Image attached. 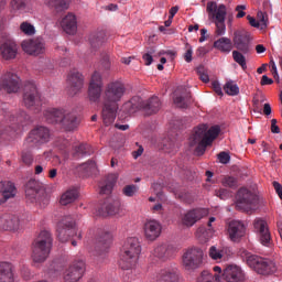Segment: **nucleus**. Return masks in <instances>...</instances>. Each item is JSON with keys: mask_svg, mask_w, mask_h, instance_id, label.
<instances>
[{"mask_svg": "<svg viewBox=\"0 0 282 282\" xmlns=\"http://www.w3.org/2000/svg\"><path fill=\"white\" fill-rule=\"evenodd\" d=\"M118 111V104H104L101 118L105 127H110L116 122V113Z\"/></svg>", "mask_w": 282, "mask_h": 282, "instance_id": "obj_28", "label": "nucleus"}, {"mask_svg": "<svg viewBox=\"0 0 282 282\" xmlns=\"http://www.w3.org/2000/svg\"><path fill=\"white\" fill-rule=\"evenodd\" d=\"M30 0H11V10L13 12H23L28 8Z\"/></svg>", "mask_w": 282, "mask_h": 282, "instance_id": "obj_48", "label": "nucleus"}, {"mask_svg": "<svg viewBox=\"0 0 282 282\" xmlns=\"http://www.w3.org/2000/svg\"><path fill=\"white\" fill-rule=\"evenodd\" d=\"M100 63L106 72H109V69H111V61L109 59V54L102 53Z\"/></svg>", "mask_w": 282, "mask_h": 282, "instance_id": "obj_56", "label": "nucleus"}, {"mask_svg": "<svg viewBox=\"0 0 282 282\" xmlns=\"http://www.w3.org/2000/svg\"><path fill=\"white\" fill-rule=\"evenodd\" d=\"M246 9H247L246 4L237 6L236 12H238V13L236 15V19H243V17H246V12L243 10H246Z\"/></svg>", "mask_w": 282, "mask_h": 282, "instance_id": "obj_62", "label": "nucleus"}, {"mask_svg": "<svg viewBox=\"0 0 282 282\" xmlns=\"http://www.w3.org/2000/svg\"><path fill=\"white\" fill-rule=\"evenodd\" d=\"M155 282H180V273L176 269L161 270L156 274Z\"/></svg>", "mask_w": 282, "mask_h": 282, "instance_id": "obj_32", "label": "nucleus"}, {"mask_svg": "<svg viewBox=\"0 0 282 282\" xmlns=\"http://www.w3.org/2000/svg\"><path fill=\"white\" fill-rule=\"evenodd\" d=\"M219 7H217V2L215 1H210L207 3V12L208 14H210V17H213V14H215V12H217Z\"/></svg>", "mask_w": 282, "mask_h": 282, "instance_id": "obj_61", "label": "nucleus"}, {"mask_svg": "<svg viewBox=\"0 0 282 282\" xmlns=\"http://www.w3.org/2000/svg\"><path fill=\"white\" fill-rule=\"evenodd\" d=\"M236 199L237 210H243V213H250V210H254L257 204H259V196L246 187H241L238 191Z\"/></svg>", "mask_w": 282, "mask_h": 282, "instance_id": "obj_8", "label": "nucleus"}, {"mask_svg": "<svg viewBox=\"0 0 282 282\" xmlns=\"http://www.w3.org/2000/svg\"><path fill=\"white\" fill-rule=\"evenodd\" d=\"M227 232L229 235V239L232 241H239V239L246 235V225L239 220H231L227 225Z\"/></svg>", "mask_w": 282, "mask_h": 282, "instance_id": "obj_26", "label": "nucleus"}, {"mask_svg": "<svg viewBox=\"0 0 282 282\" xmlns=\"http://www.w3.org/2000/svg\"><path fill=\"white\" fill-rule=\"evenodd\" d=\"M209 257L214 261H219L224 258V251L217 249V247L213 246L209 248Z\"/></svg>", "mask_w": 282, "mask_h": 282, "instance_id": "obj_54", "label": "nucleus"}, {"mask_svg": "<svg viewBox=\"0 0 282 282\" xmlns=\"http://www.w3.org/2000/svg\"><path fill=\"white\" fill-rule=\"evenodd\" d=\"M171 254H173V247L165 243L158 245L152 251V257L161 261H166Z\"/></svg>", "mask_w": 282, "mask_h": 282, "instance_id": "obj_34", "label": "nucleus"}, {"mask_svg": "<svg viewBox=\"0 0 282 282\" xmlns=\"http://www.w3.org/2000/svg\"><path fill=\"white\" fill-rule=\"evenodd\" d=\"M232 58L235 63L240 65L242 69H246L248 67L246 64V56H243V53H241L240 51H232Z\"/></svg>", "mask_w": 282, "mask_h": 282, "instance_id": "obj_50", "label": "nucleus"}, {"mask_svg": "<svg viewBox=\"0 0 282 282\" xmlns=\"http://www.w3.org/2000/svg\"><path fill=\"white\" fill-rule=\"evenodd\" d=\"M246 263L249 268H251V270H254V272L264 276H268V274H274L276 272V264L268 258L247 253Z\"/></svg>", "mask_w": 282, "mask_h": 282, "instance_id": "obj_6", "label": "nucleus"}, {"mask_svg": "<svg viewBox=\"0 0 282 282\" xmlns=\"http://www.w3.org/2000/svg\"><path fill=\"white\" fill-rule=\"evenodd\" d=\"M0 282H14V267H12V263H0Z\"/></svg>", "mask_w": 282, "mask_h": 282, "instance_id": "obj_33", "label": "nucleus"}, {"mask_svg": "<svg viewBox=\"0 0 282 282\" xmlns=\"http://www.w3.org/2000/svg\"><path fill=\"white\" fill-rule=\"evenodd\" d=\"M183 268L193 272L204 265V250L197 247L187 249L182 257Z\"/></svg>", "mask_w": 282, "mask_h": 282, "instance_id": "obj_9", "label": "nucleus"}, {"mask_svg": "<svg viewBox=\"0 0 282 282\" xmlns=\"http://www.w3.org/2000/svg\"><path fill=\"white\" fill-rule=\"evenodd\" d=\"M102 75L95 70L90 77L88 86V98L91 102H98L102 96Z\"/></svg>", "mask_w": 282, "mask_h": 282, "instance_id": "obj_15", "label": "nucleus"}, {"mask_svg": "<svg viewBox=\"0 0 282 282\" xmlns=\"http://www.w3.org/2000/svg\"><path fill=\"white\" fill-rule=\"evenodd\" d=\"M138 191H140V188L138 187V185H126L123 188H122V194L126 196V197H134V195H138Z\"/></svg>", "mask_w": 282, "mask_h": 282, "instance_id": "obj_52", "label": "nucleus"}, {"mask_svg": "<svg viewBox=\"0 0 282 282\" xmlns=\"http://www.w3.org/2000/svg\"><path fill=\"white\" fill-rule=\"evenodd\" d=\"M223 186H226L227 188H237V178L232 176H225L221 180Z\"/></svg>", "mask_w": 282, "mask_h": 282, "instance_id": "obj_55", "label": "nucleus"}, {"mask_svg": "<svg viewBox=\"0 0 282 282\" xmlns=\"http://www.w3.org/2000/svg\"><path fill=\"white\" fill-rule=\"evenodd\" d=\"M88 41H89L90 50H93V52H97V50H100V47L105 45V41H107V35L105 34V32L99 31L90 34Z\"/></svg>", "mask_w": 282, "mask_h": 282, "instance_id": "obj_37", "label": "nucleus"}, {"mask_svg": "<svg viewBox=\"0 0 282 282\" xmlns=\"http://www.w3.org/2000/svg\"><path fill=\"white\" fill-rule=\"evenodd\" d=\"M44 118L48 124H58L64 131H74L80 124L76 112L64 108H50L45 110Z\"/></svg>", "mask_w": 282, "mask_h": 282, "instance_id": "obj_1", "label": "nucleus"}, {"mask_svg": "<svg viewBox=\"0 0 282 282\" xmlns=\"http://www.w3.org/2000/svg\"><path fill=\"white\" fill-rule=\"evenodd\" d=\"M0 54L4 61H14L19 54V45L13 40H7L0 46Z\"/></svg>", "mask_w": 282, "mask_h": 282, "instance_id": "obj_25", "label": "nucleus"}, {"mask_svg": "<svg viewBox=\"0 0 282 282\" xmlns=\"http://www.w3.org/2000/svg\"><path fill=\"white\" fill-rule=\"evenodd\" d=\"M162 149L166 153H175V151H177V144L175 143V140L164 139Z\"/></svg>", "mask_w": 282, "mask_h": 282, "instance_id": "obj_51", "label": "nucleus"}, {"mask_svg": "<svg viewBox=\"0 0 282 282\" xmlns=\"http://www.w3.org/2000/svg\"><path fill=\"white\" fill-rule=\"evenodd\" d=\"M218 160L220 164H228V162H230V154H228V152H220L218 154Z\"/></svg>", "mask_w": 282, "mask_h": 282, "instance_id": "obj_60", "label": "nucleus"}, {"mask_svg": "<svg viewBox=\"0 0 282 282\" xmlns=\"http://www.w3.org/2000/svg\"><path fill=\"white\" fill-rule=\"evenodd\" d=\"M17 196V187L10 181H0V205Z\"/></svg>", "mask_w": 282, "mask_h": 282, "instance_id": "obj_27", "label": "nucleus"}, {"mask_svg": "<svg viewBox=\"0 0 282 282\" xmlns=\"http://www.w3.org/2000/svg\"><path fill=\"white\" fill-rule=\"evenodd\" d=\"M120 210V202L113 200V202H106L99 209V215L101 217H107V215H117V213Z\"/></svg>", "mask_w": 282, "mask_h": 282, "instance_id": "obj_40", "label": "nucleus"}, {"mask_svg": "<svg viewBox=\"0 0 282 282\" xmlns=\"http://www.w3.org/2000/svg\"><path fill=\"white\" fill-rule=\"evenodd\" d=\"M25 195L32 204H39L41 208H45L50 204V196L45 192V187L36 180H30L25 185Z\"/></svg>", "mask_w": 282, "mask_h": 282, "instance_id": "obj_5", "label": "nucleus"}, {"mask_svg": "<svg viewBox=\"0 0 282 282\" xmlns=\"http://www.w3.org/2000/svg\"><path fill=\"white\" fill-rule=\"evenodd\" d=\"M85 274V261L76 260L64 272L65 282H77Z\"/></svg>", "mask_w": 282, "mask_h": 282, "instance_id": "obj_18", "label": "nucleus"}, {"mask_svg": "<svg viewBox=\"0 0 282 282\" xmlns=\"http://www.w3.org/2000/svg\"><path fill=\"white\" fill-rule=\"evenodd\" d=\"M144 237L148 241H155L162 235V224L155 219L147 220L143 226Z\"/></svg>", "mask_w": 282, "mask_h": 282, "instance_id": "obj_20", "label": "nucleus"}, {"mask_svg": "<svg viewBox=\"0 0 282 282\" xmlns=\"http://www.w3.org/2000/svg\"><path fill=\"white\" fill-rule=\"evenodd\" d=\"M117 180L118 176L116 174H109L104 177L99 183L100 195H111V191H113Z\"/></svg>", "mask_w": 282, "mask_h": 282, "instance_id": "obj_29", "label": "nucleus"}, {"mask_svg": "<svg viewBox=\"0 0 282 282\" xmlns=\"http://www.w3.org/2000/svg\"><path fill=\"white\" fill-rule=\"evenodd\" d=\"M232 43L234 47L242 54H250V51L252 50V46L250 45V34L248 33L236 32L234 34Z\"/></svg>", "mask_w": 282, "mask_h": 282, "instance_id": "obj_22", "label": "nucleus"}, {"mask_svg": "<svg viewBox=\"0 0 282 282\" xmlns=\"http://www.w3.org/2000/svg\"><path fill=\"white\" fill-rule=\"evenodd\" d=\"M224 91L228 96H239V86L232 80L227 82L224 86Z\"/></svg>", "mask_w": 282, "mask_h": 282, "instance_id": "obj_49", "label": "nucleus"}, {"mask_svg": "<svg viewBox=\"0 0 282 282\" xmlns=\"http://www.w3.org/2000/svg\"><path fill=\"white\" fill-rule=\"evenodd\" d=\"M220 131H221V129L219 128V126H213L208 130V126L202 124V126H198L197 128H195L194 133H196V135H199L200 138L205 139V141L208 142L209 144H213L215 139L219 135Z\"/></svg>", "mask_w": 282, "mask_h": 282, "instance_id": "obj_23", "label": "nucleus"}, {"mask_svg": "<svg viewBox=\"0 0 282 282\" xmlns=\"http://www.w3.org/2000/svg\"><path fill=\"white\" fill-rule=\"evenodd\" d=\"M67 85L68 96H76L85 86V77L77 69H73L68 73Z\"/></svg>", "mask_w": 282, "mask_h": 282, "instance_id": "obj_17", "label": "nucleus"}, {"mask_svg": "<svg viewBox=\"0 0 282 282\" xmlns=\"http://www.w3.org/2000/svg\"><path fill=\"white\" fill-rule=\"evenodd\" d=\"M50 142V129L47 127H36L31 130L24 141V149H37L42 144Z\"/></svg>", "mask_w": 282, "mask_h": 282, "instance_id": "obj_10", "label": "nucleus"}, {"mask_svg": "<svg viewBox=\"0 0 282 282\" xmlns=\"http://www.w3.org/2000/svg\"><path fill=\"white\" fill-rule=\"evenodd\" d=\"M48 8H54L56 12H63L69 8L68 0H48L46 1Z\"/></svg>", "mask_w": 282, "mask_h": 282, "instance_id": "obj_44", "label": "nucleus"}, {"mask_svg": "<svg viewBox=\"0 0 282 282\" xmlns=\"http://www.w3.org/2000/svg\"><path fill=\"white\" fill-rule=\"evenodd\" d=\"M212 89L217 94L218 96H224V91L221 90V85L217 80L212 82Z\"/></svg>", "mask_w": 282, "mask_h": 282, "instance_id": "obj_63", "label": "nucleus"}, {"mask_svg": "<svg viewBox=\"0 0 282 282\" xmlns=\"http://www.w3.org/2000/svg\"><path fill=\"white\" fill-rule=\"evenodd\" d=\"M20 32L25 34V36H34V34H36V29L32 23L24 21L20 24Z\"/></svg>", "mask_w": 282, "mask_h": 282, "instance_id": "obj_46", "label": "nucleus"}, {"mask_svg": "<svg viewBox=\"0 0 282 282\" xmlns=\"http://www.w3.org/2000/svg\"><path fill=\"white\" fill-rule=\"evenodd\" d=\"M56 232L58 241L62 243L69 241V238L76 235V220L72 216L63 217L57 223Z\"/></svg>", "mask_w": 282, "mask_h": 282, "instance_id": "obj_13", "label": "nucleus"}, {"mask_svg": "<svg viewBox=\"0 0 282 282\" xmlns=\"http://www.w3.org/2000/svg\"><path fill=\"white\" fill-rule=\"evenodd\" d=\"M78 199V188L73 187L67 189L64 194H62L59 204L62 206H67L68 204H74Z\"/></svg>", "mask_w": 282, "mask_h": 282, "instance_id": "obj_41", "label": "nucleus"}, {"mask_svg": "<svg viewBox=\"0 0 282 282\" xmlns=\"http://www.w3.org/2000/svg\"><path fill=\"white\" fill-rule=\"evenodd\" d=\"M4 118L6 121L0 123V142L10 140L17 133L19 124L23 127L30 120V116L23 110H20L18 113L6 112Z\"/></svg>", "mask_w": 282, "mask_h": 282, "instance_id": "obj_3", "label": "nucleus"}, {"mask_svg": "<svg viewBox=\"0 0 282 282\" xmlns=\"http://www.w3.org/2000/svg\"><path fill=\"white\" fill-rule=\"evenodd\" d=\"M141 252L142 247L140 246V240L137 237L128 238L121 250L119 262L121 270L133 271L135 265H138V259H140Z\"/></svg>", "mask_w": 282, "mask_h": 282, "instance_id": "obj_2", "label": "nucleus"}, {"mask_svg": "<svg viewBox=\"0 0 282 282\" xmlns=\"http://www.w3.org/2000/svg\"><path fill=\"white\" fill-rule=\"evenodd\" d=\"M214 272H218L221 281L224 282H241L246 276L243 270L237 264H228L224 270L221 267H214Z\"/></svg>", "mask_w": 282, "mask_h": 282, "instance_id": "obj_14", "label": "nucleus"}, {"mask_svg": "<svg viewBox=\"0 0 282 282\" xmlns=\"http://www.w3.org/2000/svg\"><path fill=\"white\" fill-rule=\"evenodd\" d=\"M23 105L34 113H39L41 111V107H43V102H41V95L36 89V85L32 82L24 85Z\"/></svg>", "mask_w": 282, "mask_h": 282, "instance_id": "obj_7", "label": "nucleus"}, {"mask_svg": "<svg viewBox=\"0 0 282 282\" xmlns=\"http://www.w3.org/2000/svg\"><path fill=\"white\" fill-rule=\"evenodd\" d=\"M195 144H197V155H204V153H206V147H210V143H208V141L194 132L193 135L189 138V147H195Z\"/></svg>", "mask_w": 282, "mask_h": 282, "instance_id": "obj_36", "label": "nucleus"}, {"mask_svg": "<svg viewBox=\"0 0 282 282\" xmlns=\"http://www.w3.org/2000/svg\"><path fill=\"white\" fill-rule=\"evenodd\" d=\"M124 84L122 82H110L106 85L104 91V105H118L120 100H122V96H124Z\"/></svg>", "mask_w": 282, "mask_h": 282, "instance_id": "obj_12", "label": "nucleus"}, {"mask_svg": "<svg viewBox=\"0 0 282 282\" xmlns=\"http://www.w3.org/2000/svg\"><path fill=\"white\" fill-rule=\"evenodd\" d=\"M96 170H97V166H96V162H94V161H88V162L79 165V171L86 177H88L89 175H94V173H96Z\"/></svg>", "mask_w": 282, "mask_h": 282, "instance_id": "obj_45", "label": "nucleus"}, {"mask_svg": "<svg viewBox=\"0 0 282 282\" xmlns=\"http://www.w3.org/2000/svg\"><path fill=\"white\" fill-rule=\"evenodd\" d=\"M21 226L19 216L14 214H2L0 215V230L17 231Z\"/></svg>", "mask_w": 282, "mask_h": 282, "instance_id": "obj_24", "label": "nucleus"}, {"mask_svg": "<svg viewBox=\"0 0 282 282\" xmlns=\"http://www.w3.org/2000/svg\"><path fill=\"white\" fill-rule=\"evenodd\" d=\"M215 195L216 197H219L220 199H228V197H230V191L226 189V188H220L215 191Z\"/></svg>", "mask_w": 282, "mask_h": 282, "instance_id": "obj_59", "label": "nucleus"}, {"mask_svg": "<svg viewBox=\"0 0 282 282\" xmlns=\"http://www.w3.org/2000/svg\"><path fill=\"white\" fill-rule=\"evenodd\" d=\"M197 75L199 76V79L203 83H208L210 80V77H208V73H206V68L204 66H198L196 68Z\"/></svg>", "mask_w": 282, "mask_h": 282, "instance_id": "obj_57", "label": "nucleus"}, {"mask_svg": "<svg viewBox=\"0 0 282 282\" xmlns=\"http://www.w3.org/2000/svg\"><path fill=\"white\" fill-rule=\"evenodd\" d=\"M216 25L215 36H224L226 34V22H214Z\"/></svg>", "mask_w": 282, "mask_h": 282, "instance_id": "obj_58", "label": "nucleus"}, {"mask_svg": "<svg viewBox=\"0 0 282 282\" xmlns=\"http://www.w3.org/2000/svg\"><path fill=\"white\" fill-rule=\"evenodd\" d=\"M22 50L30 56H41L45 54V42L41 37L26 40L22 42Z\"/></svg>", "mask_w": 282, "mask_h": 282, "instance_id": "obj_19", "label": "nucleus"}, {"mask_svg": "<svg viewBox=\"0 0 282 282\" xmlns=\"http://www.w3.org/2000/svg\"><path fill=\"white\" fill-rule=\"evenodd\" d=\"M174 104L177 105L181 109H186L191 105V93L184 91L182 95H174Z\"/></svg>", "mask_w": 282, "mask_h": 282, "instance_id": "obj_42", "label": "nucleus"}, {"mask_svg": "<svg viewBox=\"0 0 282 282\" xmlns=\"http://www.w3.org/2000/svg\"><path fill=\"white\" fill-rule=\"evenodd\" d=\"M61 26L66 34H74L78 30L76 15L74 13L66 14L61 21Z\"/></svg>", "mask_w": 282, "mask_h": 282, "instance_id": "obj_30", "label": "nucleus"}, {"mask_svg": "<svg viewBox=\"0 0 282 282\" xmlns=\"http://www.w3.org/2000/svg\"><path fill=\"white\" fill-rule=\"evenodd\" d=\"M273 188H275V192L278 193L280 199H282V186L280 185V183L274 181Z\"/></svg>", "mask_w": 282, "mask_h": 282, "instance_id": "obj_64", "label": "nucleus"}, {"mask_svg": "<svg viewBox=\"0 0 282 282\" xmlns=\"http://www.w3.org/2000/svg\"><path fill=\"white\" fill-rule=\"evenodd\" d=\"M122 109L128 116L135 113V111L142 109V98L139 96L132 97L122 106Z\"/></svg>", "mask_w": 282, "mask_h": 282, "instance_id": "obj_38", "label": "nucleus"}, {"mask_svg": "<svg viewBox=\"0 0 282 282\" xmlns=\"http://www.w3.org/2000/svg\"><path fill=\"white\" fill-rule=\"evenodd\" d=\"M2 89L8 94H17L21 89V79L17 74L7 72L0 77V91Z\"/></svg>", "mask_w": 282, "mask_h": 282, "instance_id": "obj_16", "label": "nucleus"}, {"mask_svg": "<svg viewBox=\"0 0 282 282\" xmlns=\"http://www.w3.org/2000/svg\"><path fill=\"white\" fill-rule=\"evenodd\" d=\"M54 238L52 232L42 230L32 243V259L34 263H45L50 252H52V246Z\"/></svg>", "mask_w": 282, "mask_h": 282, "instance_id": "obj_4", "label": "nucleus"}, {"mask_svg": "<svg viewBox=\"0 0 282 282\" xmlns=\"http://www.w3.org/2000/svg\"><path fill=\"white\" fill-rule=\"evenodd\" d=\"M204 215H206V210L204 209H191L181 216V224L186 228H193V226H195L199 219L204 218Z\"/></svg>", "mask_w": 282, "mask_h": 282, "instance_id": "obj_21", "label": "nucleus"}, {"mask_svg": "<svg viewBox=\"0 0 282 282\" xmlns=\"http://www.w3.org/2000/svg\"><path fill=\"white\" fill-rule=\"evenodd\" d=\"M111 241H113V235L109 231H104L98 237L96 250L99 252H107L111 246Z\"/></svg>", "mask_w": 282, "mask_h": 282, "instance_id": "obj_35", "label": "nucleus"}, {"mask_svg": "<svg viewBox=\"0 0 282 282\" xmlns=\"http://www.w3.org/2000/svg\"><path fill=\"white\" fill-rule=\"evenodd\" d=\"M91 147L86 143H82L74 148L73 156L78 160V158H83V155H91Z\"/></svg>", "mask_w": 282, "mask_h": 282, "instance_id": "obj_43", "label": "nucleus"}, {"mask_svg": "<svg viewBox=\"0 0 282 282\" xmlns=\"http://www.w3.org/2000/svg\"><path fill=\"white\" fill-rule=\"evenodd\" d=\"M252 226L259 243L265 248H272V232L268 220L258 217L253 220Z\"/></svg>", "mask_w": 282, "mask_h": 282, "instance_id": "obj_11", "label": "nucleus"}, {"mask_svg": "<svg viewBox=\"0 0 282 282\" xmlns=\"http://www.w3.org/2000/svg\"><path fill=\"white\" fill-rule=\"evenodd\" d=\"M21 160H22L23 164H25L26 166H32V164L34 162V154H32V151H30V150H23Z\"/></svg>", "mask_w": 282, "mask_h": 282, "instance_id": "obj_53", "label": "nucleus"}, {"mask_svg": "<svg viewBox=\"0 0 282 282\" xmlns=\"http://www.w3.org/2000/svg\"><path fill=\"white\" fill-rule=\"evenodd\" d=\"M226 7L224 4L218 6V10L212 14L214 22H226Z\"/></svg>", "mask_w": 282, "mask_h": 282, "instance_id": "obj_47", "label": "nucleus"}, {"mask_svg": "<svg viewBox=\"0 0 282 282\" xmlns=\"http://www.w3.org/2000/svg\"><path fill=\"white\" fill-rule=\"evenodd\" d=\"M160 107H162V102L156 96H153L145 101L141 100V109H143L148 116L158 113V111H160Z\"/></svg>", "mask_w": 282, "mask_h": 282, "instance_id": "obj_31", "label": "nucleus"}, {"mask_svg": "<svg viewBox=\"0 0 282 282\" xmlns=\"http://www.w3.org/2000/svg\"><path fill=\"white\" fill-rule=\"evenodd\" d=\"M214 47L223 54H230L235 45L232 44V40H230L229 37H220L214 42Z\"/></svg>", "mask_w": 282, "mask_h": 282, "instance_id": "obj_39", "label": "nucleus"}]
</instances>
